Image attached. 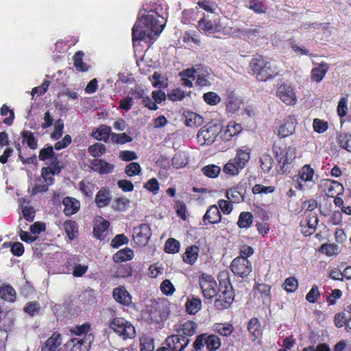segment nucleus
Wrapping results in <instances>:
<instances>
[{"mask_svg":"<svg viewBox=\"0 0 351 351\" xmlns=\"http://www.w3.org/2000/svg\"><path fill=\"white\" fill-rule=\"evenodd\" d=\"M162 8L156 5L150 10L142 9L132 28L133 40H142L147 38L154 39L163 30L165 23Z\"/></svg>","mask_w":351,"mask_h":351,"instance_id":"nucleus-1","label":"nucleus"},{"mask_svg":"<svg viewBox=\"0 0 351 351\" xmlns=\"http://www.w3.org/2000/svg\"><path fill=\"white\" fill-rule=\"evenodd\" d=\"M61 166L57 164L41 169V176L36 180V182L33 186H28L27 192L34 196L38 193H43L48 191L49 186L51 185L54 182L53 176L58 174L61 171Z\"/></svg>","mask_w":351,"mask_h":351,"instance_id":"nucleus-2","label":"nucleus"},{"mask_svg":"<svg viewBox=\"0 0 351 351\" xmlns=\"http://www.w3.org/2000/svg\"><path fill=\"white\" fill-rule=\"evenodd\" d=\"M250 70L258 81L265 82L278 74V70L272 63L265 58L258 56L250 63Z\"/></svg>","mask_w":351,"mask_h":351,"instance_id":"nucleus-3","label":"nucleus"},{"mask_svg":"<svg viewBox=\"0 0 351 351\" xmlns=\"http://www.w3.org/2000/svg\"><path fill=\"white\" fill-rule=\"evenodd\" d=\"M274 151L278 162V167L282 173L289 171V166L296 158V148L292 145H274Z\"/></svg>","mask_w":351,"mask_h":351,"instance_id":"nucleus-4","label":"nucleus"},{"mask_svg":"<svg viewBox=\"0 0 351 351\" xmlns=\"http://www.w3.org/2000/svg\"><path fill=\"white\" fill-rule=\"evenodd\" d=\"M250 159V152L248 149H239L235 157L224 165L223 170L230 176H237L244 169Z\"/></svg>","mask_w":351,"mask_h":351,"instance_id":"nucleus-5","label":"nucleus"},{"mask_svg":"<svg viewBox=\"0 0 351 351\" xmlns=\"http://www.w3.org/2000/svg\"><path fill=\"white\" fill-rule=\"evenodd\" d=\"M182 75L196 80V85L199 86H206L210 84L208 80L209 69L202 65H196L191 69L183 70Z\"/></svg>","mask_w":351,"mask_h":351,"instance_id":"nucleus-6","label":"nucleus"},{"mask_svg":"<svg viewBox=\"0 0 351 351\" xmlns=\"http://www.w3.org/2000/svg\"><path fill=\"white\" fill-rule=\"evenodd\" d=\"M110 328L123 339H132L135 335L134 327L122 317H116L110 322Z\"/></svg>","mask_w":351,"mask_h":351,"instance_id":"nucleus-7","label":"nucleus"},{"mask_svg":"<svg viewBox=\"0 0 351 351\" xmlns=\"http://www.w3.org/2000/svg\"><path fill=\"white\" fill-rule=\"evenodd\" d=\"M219 134V128L216 125L203 126L197 134V140L200 145L213 144Z\"/></svg>","mask_w":351,"mask_h":351,"instance_id":"nucleus-8","label":"nucleus"},{"mask_svg":"<svg viewBox=\"0 0 351 351\" xmlns=\"http://www.w3.org/2000/svg\"><path fill=\"white\" fill-rule=\"evenodd\" d=\"M199 285L205 298L210 300L217 295V284L212 276L202 274L199 277Z\"/></svg>","mask_w":351,"mask_h":351,"instance_id":"nucleus-9","label":"nucleus"},{"mask_svg":"<svg viewBox=\"0 0 351 351\" xmlns=\"http://www.w3.org/2000/svg\"><path fill=\"white\" fill-rule=\"evenodd\" d=\"M230 269L235 276L245 278L252 271V263L247 258L236 257L231 263Z\"/></svg>","mask_w":351,"mask_h":351,"instance_id":"nucleus-10","label":"nucleus"},{"mask_svg":"<svg viewBox=\"0 0 351 351\" xmlns=\"http://www.w3.org/2000/svg\"><path fill=\"white\" fill-rule=\"evenodd\" d=\"M93 340L92 334L82 338H74L66 343V349L67 351H88Z\"/></svg>","mask_w":351,"mask_h":351,"instance_id":"nucleus-11","label":"nucleus"},{"mask_svg":"<svg viewBox=\"0 0 351 351\" xmlns=\"http://www.w3.org/2000/svg\"><path fill=\"white\" fill-rule=\"evenodd\" d=\"M198 28L199 30L211 34L215 33H222L223 35L229 34L230 30L223 27L219 23L212 21L206 17H203L198 22Z\"/></svg>","mask_w":351,"mask_h":351,"instance_id":"nucleus-12","label":"nucleus"},{"mask_svg":"<svg viewBox=\"0 0 351 351\" xmlns=\"http://www.w3.org/2000/svg\"><path fill=\"white\" fill-rule=\"evenodd\" d=\"M314 173V169L309 165H304L298 172V184L295 188L300 191H304L308 186L307 182L315 184Z\"/></svg>","mask_w":351,"mask_h":351,"instance_id":"nucleus-13","label":"nucleus"},{"mask_svg":"<svg viewBox=\"0 0 351 351\" xmlns=\"http://www.w3.org/2000/svg\"><path fill=\"white\" fill-rule=\"evenodd\" d=\"M151 235V229L147 224L142 223L134 228L133 239L134 243L140 247L147 244Z\"/></svg>","mask_w":351,"mask_h":351,"instance_id":"nucleus-14","label":"nucleus"},{"mask_svg":"<svg viewBox=\"0 0 351 351\" xmlns=\"http://www.w3.org/2000/svg\"><path fill=\"white\" fill-rule=\"evenodd\" d=\"M216 296H217V298L215 301V306L219 310L228 308L234 300V294L232 289L226 286L224 290H218Z\"/></svg>","mask_w":351,"mask_h":351,"instance_id":"nucleus-15","label":"nucleus"},{"mask_svg":"<svg viewBox=\"0 0 351 351\" xmlns=\"http://www.w3.org/2000/svg\"><path fill=\"white\" fill-rule=\"evenodd\" d=\"M165 342L172 351H183L190 343V339L176 333L167 337Z\"/></svg>","mask_w":351,"mask_h":351,"instance_id":"nucleus-16","label":"nucleus"},{"mask_svg":"<svg viewBox=\"0 0 351 351\" xmlns=\"http://www.w3.org/2000/svg\"><path fill=\"white\" fill-rule=\"evenodd\" d=\"M277 96L287 105L293 106L297 101L295 91L292 86L287 84H282L278 87Z\"/></svg>","mask_w":351,"mask_h":351,"instance_id":"nucleus-17","label":"nucleus"},{"mask_svg":"<svg viewBox=\"0 0 351 351\" xmlns=\"http://www.w3.org/2000/svg\"><path fill=\"white\" fill-rule=\"evenodd\" d=\"M297 121L294 116H289L284 119L283 123L278 129V134L285 138L293 134L295 130Z\"/></svg>","mask_w":351,"mask_h":351,"instance_id":"nucleus-18","label":"nucleus"},{"mask_svg":"<svg viewBox=\"0 0 351 351\" xmlns=\"http://www.w3.org/2000/svg\"><path fill=\"white\" fill-rule=\"evenodd\" d=\"M197 324L192 321H187L174 326V330L180 336L189 338L196 333Z\"/></svg>","mask_w":351,"mask_h":351,"instance_id":"nucleus-19","label":"nucleus"},{"mask_svg":"<svg viewBox=\"0 0 351 351\" xmlns=\"http://www.w3.org/2000/svg\"><path fill=\"white\" fill-rule=\"evenodd\" d=\"M237 36L243 39L254 40L262 36V27L256 26L255 27L238 29L235 31Z\"/></svg>","mask_w":351,"mask_h":351,"instance_id":"nucleus-20","label":"nucleus"},{"mask_svg":"<svg viewBox=\"0 0 351 351\" xmlns=\"http://www.w3.org/2000/svg\"><path fill=\"white\" fill-rule=\"evenodd\" d=\"M205 225L218 223L221 220V215L217 205L210 206L203 217Z\"/></svg>","mask_w":351,"mask_h":351,"instance_id":"nucleus-21","label":"nucleus"},{"mask_svg":"<svg viewBox=\"0 0 351 351\" xmlns=\"http://www.w3.org/2000/svg\"><path fill=\"white\" fill-rule=\"evenodd\" d=\"M91 169L100 174L111 173L114 169V165L103 160L94 159L90 162Z\"/></svg>","mask_w":351,"mask_h":351,"instance_id":"nucleus-22","label":"nucleus"},{"mask_svg":"<svg viewBox=\"0 0 351 351\" xmlns=\"http://www.w3.org/2000/svg\"><path fill=\"white\" fill-rule=\"evenodd\" d=\"M114 300L123 305L128 306L132 303V297L124 287H119L113 290Z\"/></svg>","mask_w":351,"mask_h":351,"instance_id":"nucleus-23","label":"nucleus"},{"mask_svg":"<svg viewBox=\"0 0 351 351\" xmlns=\"http://www.w3.org/2000/svg\"><path fill=\"white\" fill-rule=\"evenodd\" d=\"M61 344V335L55 332L45 341L41 351H57Z\"/></svg>","mask_w":351,"mask_h":351,"instance_id":"nucleus-24","label":"nucleus"},{"mask_svg":"<svg viewBox=\"0 0 351 351\" xmlns=\"http://www.w3.org/2000/svg\"><path fill=\"white\" fill-rule=\"evenodd\" d=\"M64 206V213L66 215H71L77 212L80 207V203L75 198L66 197L63 199Z\"/></svg>","mask_w":351,"mask_h":351,"instance_id":"nucleus-25","label":"nucleus"},{"mask_svg":"<svg viewBox=\"0 0 351 351\" xmlns=\"http://www.w3.org/2000/svg\"><path fill=\"white\" fill-rule=\"evenodd\" d=\"M325 186L326 195L330 197L338 196L343 191V187L342 184L336 181H327L325 183Z\"/></svg>","mask_w":351,"mask_h":351,"instance_id":"nucleus-26","label":"nucleus"},{"mask_svg":"<svg viewBox=\"0 0 351 351\" xmlns=\"http://www.w3.org/2000/svg\"><path fill=\"white\" fill-rule=\"evenodd\" d=\"M242 130L241 125L230 121L226 126L221 136L224 140L229 141L232 137L239 134Z\"/></svg>","mask_w":351,"mask_h":351,"instance_id":"nucleus-27","label":"nucleus"},{"mask_svg":"<svg viewBox=\"0 0 351 351\" xmlns=\"http://www.w3.org/2000/svg\"><path fill=\"white\" fill-rule=\"evenodd\" d=\"M213 330L221 336L229 337L233 332L234 327L228 322L215 323L213 326Z\"/></svg>","mask_w":351,"mask_h":351,"instance_id":"nucleus-28","label":"nucleus"},{"mask_svg":"<svg viewBox=\"0 0 351 351\" xmlns=\"http://www.w3.org/2000/svg\"><path fill=\"white\" fill-rule=\"evenodd\" d=\"M257 293H260V297L264 304L268 305L271 302V287L266 284H258L254 287Z\"/></svg>","mask_w":351,"mask_h":351,"instance_id":"nucleus-29","label":"nucleus"},{"mask_svg":"<svg viewBox=\"0 0 351 351\" xmlns=\"http://www.w3.org/2000/svg\"><path fill=\"white\" fill-rule=\"evenodd\" d=\"M38 158L40 160H50L51 163L49 166H51L55 164L60 165L57 158L54 156L53 147L52 146H47V147L42 149L40 151Z\"/></svg>","mask_w":351,"mask_h":351,"instance_id":"nucleus-30","label":"nucleus"},{"mask_svg":"<svg viewBox=\"0 0 351 351\" xmlns=\"http://www.w3.org/2000/svg\"><path fill=\"white\" fill-rule=\"evenodd\" d=\"M328 67L326 63H321L318 66L311 71V80L316 82H321L327 73Z\"/></svg>","mask_w":351,"mask_h":351,"instance_id":"nucleus-31","label":"nucleus"},{"mask_svg":"<svg viewBox=\"0 0 351 351\" xmlns=\"http://www.w3.org/2000/svg\"><path fill=\"white\" fill-rule=\"evenodd\" d=\"M186 312L191 315H195L202 308V301L198 298H188L185 304Z\"/></svg>","mask_w":351,"mask_h":351,"instance_id":"nucleus-32","label":"nucleus"},{"mask_svg":"<svg viewBox=\"0 0 351 351\" xmlns=\"http://www.w3.org/2000/svg\"><path fill=\"white\" fill-rule=\"evenodd\" d=\"M110 132V127L102 125L93 131L92 136L99 141H107L109 138Z\"/></svg>","mask_w":351,"mask_h":351,"instance_id":"nucleus-33","label":"nucleus"},{"mask_svg":"<svg viewBox=\"0 0 351 351\" xmlns=\"http://www.w3.org/2000/svg\"><path fill=\"white\" fill-rule=\"evenodd\" d=\"M110 191L106 189L99 190L95 197V202L100 208L107 206L110 203Z\"/></svg>","mask_w":351,"mask_h":351,"instance_id":"nucleus-34","label":"nucleus"},{"mask_svg":"<svg viewBox=\"0 0 351 351\" xmlns=\"http://www.w3.org/2000/svg\"><path fill=\"white\" fill-rule=\"evenodd\" d=\"M109 226V222L106 220L99 218L96 221L93 229V233L95 237L98 239H102L104 238V233L107 230Z\"/></svg>","mask_w":351,"mask_h":351,"instance_id":"nucleus-35","label":"nucleus"},{"mask_svg":"<svg viewBox=\"0 0 351 351\" xmlns=\"http://www.w3.org/2000/svg\"><path fill=\"white\" fill-rule=\"evenodd\" d=\"M171 162L173 167L176 169L182 168L188 164V155L184 152H179L174 155Z\"/></svg>","mask_w":351,"mask_h":351,"instance_id":"nucleus-36","label":"nucleus"},{"mask_svg":"<svg viewBox=\"0 0 351 351\" xmlns=\"http://www.w3.org/2000/svg\"><path fill=\"white\" fill-rule=\"evenodd\" d=\"M247 330L253 337V341H255L256 339L261 337V324L257 318L254 317L249 321L247 325Z\"/></svg>","mask_w":351,"mask_h":351,"instance_id":"nucleus-37","label":"nucleus"},{"mask_svg":"<svg viewBox=\"0 0 351 351\" xmlns=\"http://www.w3.org/2000/svg\"><path fill=\"white\" fill-rule=\"evenodd\" d=\"M199 248L193 245L188 247L183 255V260L186 263L193 265L197 258Z\"/></svg>","mask_w":351,"mask_h":351,"instance_id":"nucleus-38","label":"nucleus"},{"mask_svg":"<svg viewBox=\"0 0 351 351\" xmlns=\"http://www.w3.org/2000/svg\"><path fill=\"white\" fill-rule=\"evenodd\" d=\"M254 220L252 214L250 212H241L239 215L237 225L240 228H248Z\"/></svg>","mask_w":351,"mask_h":351,"instance_id":"nucleus-39","label":"nucleus"},{"mask_svg":"<svg viewBox=\"0 0 351 351\" xmlns=\"http://www.w3.org/2000/svg\"><path fill=\"white\" fill-rule=\"evenodd\" d=\"M133 256V251L131 249L127 247L123 250H121L114 254L113 256V260L115 262L121 263L130 261L132 259Z\"/></svg>","mask_w":351,"mask_h":351,"instance_id":"nucleus-40","label":"nucleus"},{"mask_svg":"<svg viewBox=\"0 0 351 351\" xmlns=\"http://www.w3.org/2000/svg\"><path fill=\"white\" fill-rule=\"evenodd\" d=\"M0 297L8 302H14L16 298V291L10 285L0 287Z\"/></svg>","mask_w":351,"mask_h":351,"instance_id":"nucleus-41","label":"nucleus"},{"mask_svg":"<svg viewBox=\"0 0 351 351\" xmlns=\"http://www.w3.org/2000/svg\"><path fill=\"white\" fill-rule=\"evenodd\" d=\"M242 104L241 99L234 96L229 97L226 102V110L228 112L234 113L241 108Z\"/></svg>","mask_w":351,"mask_h":351,"instance_id":"nucleus-42","label":"nucleus"},{"mask_svg":"<svg viewBox=\"0 0 351 351\" xmlns=\"http://www.w3.org/2000/svg\"><path fill=\"white\" fill-rule=\"evenodd\" d=\"M63 226L69 238L71 240L74 239L77 234L76 223L71 220H67L64 223Z\"/></svg>","mask_w":351,"mask_h":351,"instance_id":"nucleus-43","label":"nucleus"},{"mask_svg":"<svg viewBox=\"0 0 351 351\" xmlns=\"http://www.w3.org/2000/svg\"><path fill=\"white\" fill-rule=\"evenodd\" d=\"M19 203L22 207L23 217L28 221H32L35 217V210L33 207L25 206V200L23 198L19 199Z\"/></svg>","mask_w":351,"mask_h":351,"instance_id":"nucleus-44","label":"nucleus"},{"mask_svg":"<svg viewBox=\"0 0 351 351\" xmlns=\"http://www.w3.org/2000/svg\"><path fill=\"white\" fill-rule=\"evenodd\" d=\"M90 325L85 323L80 326H75L70 328V332L75 335L79 337H85L88 335L90 333Z\"/></svg>","mask_w":351,"mask_h":351,"instance_id":"nucleus-45","label":"nucleus"},{"mask_svg":"<svg viewBox=\"0 0 351 351\" xmlns=\"http://www.w3.org/2000/svg\"><path fill=\"white\" fill-rule=\"evenodd\" d=\"M202 123L203 118L195 112H189L186 116V125L189 127L198 126Z\"/></svg>","mask_w":351,"mask_h":351,"instance_id":"nucleus-46","label":"nucleus"},{"mask_svg":"<svg viewBox=\"0 0 351 351\" xmlns=\"http://www.w3.org/2000/svg\"><path fill=\"white\" fill-rule=\"evenodd\" d=\"M84 53L81 51L76 52L73 56L74 65L79 71H86L88 66L82 61Z\"/></svg>","mask_w":351,"mask_h":351,"instance_id":"nucleus-47","label":"nucleus"},{"mask_svg":"<svg viewBox=\"0 0 351 351\" xmlns=\"http://www.w3.org/2000/svg\"><path fill=\"white\" fill-rule=\"evenodd\" d=\"M319 251L328 256H336L339 254V247L332 243H325L322 245Z\"/></svg>","mask_w":351,"mask_h":351,"instance_id":"nucleus-48","label":"nucleus"},{"mask_svg":"<svg viewBox=\"0 0 351 351\" xmlns=\"http://www.w3.org/2000/svg\"><path fill=\"white\" fill-rule=\"evenodd\" d=\"M205 343L209 350H215L220 347L221 341L217 335H211L207 337H205Z\"/></svg>","mask_w":351,"mask_h":351,"instance_id":"nucleus-49","label":"nucleus"},{"mask_svg":"<svg viewBox=\"0 0 351 351\" xmlns=\"http://www.w3.org/2000/svg\"><path fill=\"white\" fill-rule=\"evenodd\" d=\"M21 135L23 141L25 142L29 148L32 149L37 148V141L32 132L25 130L23 131Z\"/></svg>","mask_w":351,"mask_h":351,"instance_id":"nucleus-50","label":"nucleus"},{"mask_svg":"<svg viewBox=\"0 0 351 351\" xmlns=\"http://www.w3.org/2000/svg\"><path fill=\"white\" fill-rule=\"evenodd\" d=\"M337 142L339 146L351 152V134H341L338 136Z\"/></svg>","mask_w":351,"mask_h":351,"instance_id":"nucleus-51","label":"nucleus"},{"mask_svg":"<svg viewBox=\"0 0 351 351\" xmlns=\"http://www.w3.org/2000/svg\"><path fill=\"white\" fill-rule=\"evenodd\" d=\"M141 351H154V340L151 337L144 335L140 339Z\"/></svg>","mask_w":351,"mask_h":351,"instance_id":"nucleus-52","label":"nucleus"},{"mask_svg":"<svg viewBox=\"0 0 351 351\" xmlns=\"http://www.w3.org/2000/svg\"><path fill=\"white\" fill-rule=\"evenodd\" d=\"M203 99L207 104L210 106H215L221 101V97L215 92H208L204 93Z\"/></svg>","mask_w":351,"mask_h":351,"instance_id":"nucleus-53","label":"nucleus"},{"mask_svg":"<svg viewBox=\"0 0 351 351\" xmlns=\"http://www.w3.org/2000/svg\"><path fill=\"white\" fill-rule=\"evenodd\" d=\"M221 171L219 167L215 165H209L202 168L203 173L209 178H216L218 176Z\"/></svg>","mask_w":351,"mask_h":351,"instance_id":"nucleus-54","label":"nucleus"},{"mask_svg":"<svg viewBox=\"0 0 351 351\" xmlns=\"http://www.w3.org/2000/svg\"><path fill=\"white\" fill-rule=\"evenodd\" d=\"M90 154L93 157H99L106 152V147L101 143H95L88 149Z\"/></svg>","mask_w":351,"mask_h":351,"instance_id":"nucleus-55","label":"nucleus"},{"mask_svg":"<svg viewBox=\"0 0 351 351\" xmlns=\"http://www.w3.org/2000/svg\"><path fill=\"white\" fill-rule=\"evenodd\" d=\"M64 122L62 119H59L54 123V131L52 132L51 137L54 140L59 139L62 134L64 130Z\"/></svg>","mask_w":351,"mask_h":351,"instance_id":"nucleus-56","label":"nucleus"},{"mask_svg":"<svg viewBox=\"0 0 351 351\" xmlns=\"http://www.w3.org/2000/svg\"><path fill=\"white\" fill-rule=\"evenodd\" d=\"M249 8L256 13H265L267 10V6L260 0H250Z\"/></svg>","mask_w":351,"mask_h":351,"instance_id":"nucleus-57","label":"nucleus"},{"mask_svg":"<svg viewBox=\"0 0 351 351\" xmlns=\"http://www.w3.org/2000/svg\"><path fill=\"white\" fill-rule=\"evenodd\" d=\"M125 172L130 177L139 175L141 172V167L138 162H132L126 166Z\"/></svg>","mask_w":351,"mask_h":351,"instance_id":"nucleus-58","label":"nucleus"},{"mask_svg":"<svg viewBox=\"0 0 351 351\" xmlns=\"http://www.w3.org/2000/svg\"><path fill=\"white\" fill-rule=\"evenodd\" d=\"M180 243L174 239H169L165 246V252L167 253H176L179 251Z\"/></svg>","mask_w":351,"mask_h":351,"instance_id":"nucleus-59","label":"nucleus"},{"mask_svg":"<svg viewBox=\"0 0 351 351\" xmlns=\"http://www.w3.org/2000/svg\"><path fill=\"white\" fill-rule=\"evenodd\" d=\"M160 291L166 295H171L176 291L173 285L169 280H165L162 282L160 286Z\"/></svg>","mask_w":351,"mask_h":351,"instance_id":"nucleus-60","label":"nucleus"},{"mask_svg":"<svg viewBox=\"0 0 351 351\" xmlns=\"http://www.w3.org/2000/svg\"><path fill=\"white\" fill-rule=\"evenodd\" d=\"M283 287L287 292H294L298 287V280L293 277L287 278L283 283Z\"/></svg>","mask_w":351,"mask_h":351,"instance_id":"nucleus-61","label":"nucleus"},{"mask_svg":"<svg viewBox=\"0 0 351 351\" xmlns=\"http://www.w3.org/2000/svg\"><path fill=\"white\" fill-rule=\"evenodd\" d=\"M313 126L314 130L317 133H324L328 128V123L319 119L313 120Z\"/></svg>","mask_w":351,"mask_h":351,"instance_id":"nucleus-62","label":"nucleus"},{"mask_svg":"<svg viewBox=\"0 0 351 351\" xmlns=\"http://www.w3.org/2000/svg\"><path fill=\"white\" fill-rule=\"evenodd\" d=\"M261 166L263 171L269 172L272 167L273 160L268 154H263L261 158Z\"/></svg>","mask_w":351,"mask_h":351,"instance_id":"nucleus-63","label":"nucleus"},{"mask_svg":"<svg viewBox=\"0 0 351 351\" xmlns=\"http://www.w3.org/2000/svg\"><path fill=\"white\" fill-rule=\"evenodd\" d=\"M149 80L154 87L160 88L167 86V84L165 83L164 78H162L157 72H155L152 77H149Z\"/></svg>","mask_w":351,"mask_h":351,"instance_id":"nucleus-64","label":"nucleus"}]
</instances>
